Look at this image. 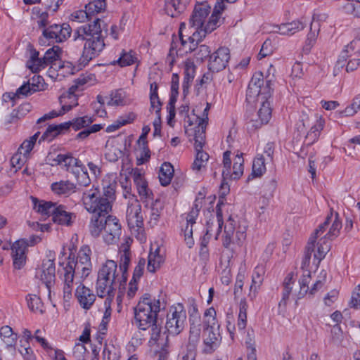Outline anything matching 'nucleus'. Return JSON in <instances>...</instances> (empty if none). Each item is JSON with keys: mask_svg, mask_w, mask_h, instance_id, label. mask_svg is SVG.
<instances>
[{"mask_svg": "<svg viewBox=\"0 0 360 360\" xmlns=\"http://www.w3.org/2000/svg\"><path fill=\"white\" fill-rule=\"evenodd\" d=\"M164 262L165 258L160 254V248H157L154 252H150L148 257V271L151 273L155 272Z\"/></svg>", "mask_w": 360, "mask_h": 360, "instance_id": "obj_37", "label": "nucleus"}, {"mask_svg": "<svg viewBox=\"0 0 360 360\" xmlns=\"http://www.w3.org/2000/svg\"><path fill=\"white\" fill-rule=\"evenodd\" d=\"M91 250L88 245H84L78 252L77 261L74 259L68 261L67 265H71L72 269L80 274L82 277H87L91 271L92 264L91 262Z\"/></svg>", "mask_w": 360, "mask_h": 360, "instance_id": "obj_12", "label": "nucleus"}, {"mask_svg": "<svg viewBox=\"0 0 360 360\" xmlns=\"http://www.w3.org/2000/svg\"><path fill=\"white\" fill-rule=\"evenodd\" d=\"M27 243L23 240L15 241L11 248L13 266L15 269H22L26 263Z\"/></svg>", "mask_w": 360, "mask_h": 360, "instance_id": "obj_22", "label": "nucleus"}, {"mask_svg": "<svg viewBox=\"0 0 360 360\" xmlns=\"http://www.w3.org/2000/svg\"><path fill=\"white\" fill-rule=\"evenodd\" d=\"M85 8L92 18L94 15L105 10L106 1L105 0H93L85 6Z\"/></svg>", "mask_w": 360, "mask_h": 360, "instance_id": "obj_51", "label": "nucleus"}, {"mask_svg": "<svg viewBox=\"0 0 360 360\" xmlns=\"http://www.w3.org/2000/svg\"><path fill=\"white\" fill-rule=\"evenodd\" d=\"M311 279V272L309 271H304L302 277L299 280L300 290L299 292L297 299H300L307 294L309 290V283H310Z\"/></svg>", "mask_w": 360, "mask_h": 360, "instance_id": "obj_58", "label": "nucleus"}, {"mask_svg": "<svg viewBox=\"0 0 360 360\" xmlns=\"http://www.w3.org/2000/svg\"><path fill=\"white\" fill-rule=\"evenodd\" d=\"M0 338L7 347H11L16 342L17 334L13 332L10 326H4L0 329Z\"/></svg>", "mask_w": 360, "mask_h": 360, "instance_id": "obj_49", "label": "nucleus"}, {"mask_svg": "<svg viewBox=\"0 0 360 360\" xmlns=\"http://www.w3.org/2000/svg\"><path fill=\"white\" fill-rule=\"evenodd\" d=\"M306 24L300 20H294L290 22L283 23L278 27V32L283 35H292L295 33L302 30Z\"/></svg>", "mask_w": 360, "mask_h": 360, "instance_id": "obj_34", "label": "nucleus"}, {"mask_svg": "<svg viewBox=\"0 0 360 360\" xmlns=\"http://www.w3.org/2000/svg\"><path fill=\"white\" fill-rule=\"evenodd\" d=\"M264 84V78L262 72H256L253 75L248 87L247 94L258 96L261 92V86Z\"/></svg>", "mask_w": 360, "mask_h": 360, "instance_id": "obj_41", "label": "nucleus"}, {"mask_svg": "<svg viewBox=\"0 0 360 360\" xmlns=\"http://www.w3.org/2000/svg\"><path fill=\"white\" fill-rule=\"evenodd\" d=\"M126 217L129 228L132 233L137 235L141 240L145 239L143 232V218L141 206L136 198L128 204Z\"/></svg>", "mask_w": 360, "mask_h": 360, "instance_id": "obj_9", "label": "nucleus"}, {"mask_svg": "<svg viewBox=\"0 0 360 360\" xmlns=\"http://www.w3.org/2000/svg\"><path fill=\"white\" fill-rule=\"evenodd\" d=\"M247 309L248 304L245 301L241 300L239 305V314L238 318L237 327L239 330H243L247 323Z\"/></svg>", "mask_w": 360, "mask_h": 360, "instance_id": "obj_57", "label": "nucleus"}, {"mask_svg": "<svg viewBox=\"0 0 360 360\" xmlns=\"http://www.w3.org/2000/svg\"><path fill=\"white\" fill-rule=\"evenodd\" d=\"M204 201V197L197 198L194 201L191 211L186 217V224L183 229V231L184 240L189 248H191L194 244L193 238V226L195 224L196 219L198 217L200 210L202 207Z\"/></svg>", "mask_w": 360, "mask_h": 360, "instance_id": "obj_11", "label": "nucleus"}, {"mask_svg": "<svg viewBox=\"0 0 360 360\" xmlns=\"http://www.w3.org/2000/svg\"><path fill=\"white\" fill-rule=\"evenodd\" d=\"M194 136L195 149L196 151L195 158L192 165V169L194 171L199 172L202 167H205L209 159V155L202 150V148L205 143V137H202L200 141L198 136Z\"/></svg>", "mask_w": 360, "mask_h": 360, "instance_id": "obj_20", "label": "nucleus"}, {"mask_svg": "<svg viewBox=\"0 0 360 360\" xmlns=\"http://www.w3.org/2000/svg\"><path fill=\"white\" fill-rule=\"evenodd\" d=\"M265 274V268L263 265H257L254 270L252 276V284L250 285V294H253V297H255L257 290L263 281V276Z\"/></svg>", "mask_w": 360, "mask_h": 360, "instance_id": "obj_36", "label": "nucleus"}, {"mask_svg": "<svg viewBox=\"0 0 360 360\" xmlns=\"http://www.w3.org/2000/svg\"><path fill=\"white\" fill-rule=\"evenodd\" d=\"M158 86L156 82H152L150 85V111H161L162 103L158 94Z\"/></svg>", "mask_w": 360, "mask_h": 360, "instance_id": "obj_47", "label": "nucleus"}, {"mask_svg": "<svg viewBox=\"0 0 360 360\" xmlns=\"http://www.w3.org/2000/svg\"><path fill=\"white\" fill-rule=\"evenodd\" d=\"M174 170L171 163L165 162L162 165L159 172L161 185L166 186L170 184L174 176Z\"/></svg>", "mask_w": 360, "mask_h": 360, "instance_id": "obj_42", "label": "nucleus"}, {"mask_svg": "<svg viewBox=\"0 0 360 360\" xmlns=\"http://www.w3.org/2000/svg\"><path fill=\"white\" fill-rule=\"evenodd\" d=\"M136 117V115L131 112L129 114H127L124 116L120 117L117 120H115L112 124L108 125L106 127V131L107 132H113L118 129H120L121 127L129 124L134 120Z\"/></svg>", "mask_w": 360, "mask_h": 360, "instance_id": "obj_52", "label": "nucleus"}, {"mask_svg": "<svg viewBox=\"0 0 360 360\" xmlns=\"http://www.w3.org/2000/svg\"><path fill=\"white\" fill-rule=\"evenodd\" d=\"M71 27L68 24H53L44 29L43 36L53 42H63L70 37Z\"/></svg>", "mask_w": 360, "mask_h": 360, "instance_id": "obj_14", "label": "nucleus"}, {"mask_svg": "<svg viewBox=\"0 0 360 360\" xmlns=\"http://www.w3.org/2000/svg\"><path fill=\"white\" fill-rule=\"evenodd\" d=\"M75 297L80 307L86 310L91 308L96 299V296L93 290L82 283H80L76 288Z\"/></svg>", "mask_w": 360, "mask_h": 360, "instance_id": "obj_18", "label": "nucleus"}, {"mask_svg": "<svg viewBox=\"0 0 360 360\" xmlns=\"http://www.w3.org/2000/svg\"><path fill=\"white\" fill-rule=\"evenodd\" d=\"M89 231L93 237L97 238L101 235L104 243L112 245L120 240L122 226L116 217L108 214L99 219H90Z\"/></svg>", "mask_w": 360, "mask_h": 360, "instance_id": "obj_5", "label": "nucleus"}, {"mask_svg": "<svg viewBox=\"0 0 360 360\" xmlns=\"http://www.w3.org/2000/svg\"><path fill=\"white\" fill-rule=\"evenodd\" d=\"M94 122V118L89 116H83L72 120V127L75 130H79L90 125Z\"/></svg>", "mask_w": 360, "mask_h": 360, "instance_id": "obj_63", "label": "nucleus"}, {"mask_svg": "<svg viewBox=\"0 0 360 360\" xmlns=\"http://www.w3.org/2000/svg\"><path fill=\"white\" fill-rule=\"evenodd\" d=\"M202 337V351L206 354H210L215 351L221 342L219 330H204Z\"/></svg>", "mask_w": 360, "mask_h": 360, "instance_id": "obj_19", "label": "nucleus"}, {"mask_svg": "<svg viewBox=\"0 0 360 360\" xmlns=\"http://www.w3.org/2000/svg\"><path fill=\"white\" fill-rule=\"evenodd\" d=\"M258 119H252L249 124L252 129H258L263 124H267L271 117V108L269 101H264L262 103L260 108L257 112Z\"/></svg>", "mask_w": 360, "mask_h": 360, "instance_id": "obj_23", "label": "nucleus"}, {"mask_svg": "<svg viewBox=\"0 0 360 360\" xmlns=\"http://www.w3.org/2000/svg\"><path fill=\"white\" fill-rule=\"evenodd\" d=\"M230 59V51L226 47H220L210 56L208 67L212 72H219L226 67Z\"/></svg>", "mask_w": 360, "mask_h": 360, "instance_id": "obj_16", "label": "nucleus"}, {"mask_svg": "<svg viewBox=\"0 0 360 360\" xmlns=\"http://www.w3.org/2000/svg\"><path fill=\"white\" fill-rule=\"evenodd\" d=\"M183 27H185L184 23H182L179 28V37L181 45L186 53H191L195 51L197 46L202 41L203 38L194 31L191 36L188 37L187 39H184L182 34Z\"/></svg>", "mask_w": 360, "mask_h": 360, "instance_id": "obj_28", "label": "nucleus"}, {"mask_svg": "<svg viewBox=\"0 0 360 360\" xmlns=\"http://www.w3.org/2000/svg\"><path fill=\"white\" fill-rule=\"evenodd\" d=\"M73 174L80 186L87 187L91 184V179L87 169L83 164L82 167L78 169V172H75Z\"/></svg>", "mask_w": 360, "mask_h": 360, "instance_id": "obj_59", "label": "nucleus"}, {"mask_svg": "<svg viewBox=\"0 0 360 360\" xmlns=\"http://www.w3.org/2000/svg\"><path fill=\"white\" fill-rule=\"evenodd\" d=\"M360 110V94H357L352 99L350 105L347 106L343 110L339 111L340 117L353 116Z\"/></svg>", "mask_w": 360, "mask_h": 360, "instance_id": "obj_50", "label": "nucleus"}, {"mask_svg": "<svg viewBox=\"0 0 360 360\" xmlns=\"http://www.w3.org/2000/svg\"><path fill=\"white\" fill-rule=\"evenodd\" d=\"M81 200L84 209L92 214L90 219H99L108 215L112 210L110 200L102 196L99 189L94 186L84 189Z\"/></svg>", "mask_w": 360, "mask_h": 360, "instance_id": "obj_6", "label": "nucleus"}, {"mask_svg": "<svg viewBox=\"0 0 360 360\" xmlns=\"http://www.w3.org/2000/svg\"><path fill=\"white\" fill-rule=\"evenodd\" d=\"M129 103L130 99L127 96L126 92L122 89H118L112 92L107 104L111 106H123Z\"/></svg>", "mask_w": 360, "mask_h": 360, "instance_id": "obj_40", "label": "nucleus"}, {"mask_svg": "<svg viewBox=\"0 0 360 360\" xmlns=\"http://www.w3.org/2000/svg\"><path fill=\"white\" fill-rule=\"evenodd\" d=\"M36 276L40 278L49 290L56 278V268L53 259H44L41 268L37 270Z\"/></svg>", "mask_w": 360, "mask_h": 360, "instance_id": "obj_17", "label": "nucleus"}, {"mask_svg": "<svg viewBox=\"0 0 360 360\" xmlns=\"http://www.w3.org/2000/svg\"><path fill=\"white\" fill-rule=\"evenodd\" d=\"M301 122L303 128L311 126L310 130L306 135V139L309 141V144L313 143L318 139L320 132L323 130L325 120L317 115L309 117L308 115L303 113L301 117Z\"/></svg>", "mask_w": 360, "mask_h": 360, "instance_id": "obj_13", "label": "nucleus"}, {"mask_svg": "<svg viewBox=\"0 0 360 360\" xmlns=\"http://www.w3.org/2000/svg\"><path fill=\"white\" fill-rule=\"evenodd\" d=\"M53 220L60 225L70 226L75 219V215L68 212L66 207L62 205H57L53 214Z\"/></svg>", "mask_w": 360, "mask_h": 360, "instance_id": "obj_27", "label": "nucleus"}, {"mask_svg": "<svg viewBox=\"0 0 360 360\" xmlns=\"http://www.w3.org/2000/svg\"><path fill=\"white\" fill-rule=\"evenodd\" d=\"M204 330H219V325L216 319V311L211 307L204 314Z\"/></svg>", "mask_w": 360, "mask_h": 360, "instance_id": "obj_45", "label": "nucleus"}, {"mask_svg": "<svg viewBox=\"0 0 360 360\" xmlns=\"http://www.w3.org/2000/svg\"><path fill=\"white\" fill-rule=\"evenodd\" d=\"M210 13L211 6L207 1L197 2L189 19L190 26L198 30Z\"/></svg>", "mask_w": 360, "mask_h": 360, "instance_id": "obj_15", "label": "nucleus"}, {"mask_svg": "<svg viewBox=\"0 0 360 360\" xmlns=\"http://www.w3.org/2000/svg\"><path fill=\"white\" fill-rule=\"evenodd\" d=\"M51 188L56 195H69L75 192L76 186L70 181H60L53 183Z\"/></svg>", "mask_w": 360, "mask_h": 360, "instance_id": "obj_33", "label": "nucleus"}, {"mask_svg": "<svg viewBox=\"0 0 360 360\" xmlns=\"http://www.w3.org/2000/svg\"><path fill=\"white\" fill-rule=\"evenodd\" d=\"M224 9V4L222 1H217L212 12L209 15L208 18H206L205 22H203V25L200 26L195 32L205 39L207 34L212 32L223 24L224 18L222 17V13Z\"/></svg>", "mask_w": 360, "mask_h": 360, "instance_id": "obj_10", "label": "nucleus"}, {"mask_svg": "<svg viewBox=\"0 0 360 360\" xmlns=\"http://www.w3.org/2000/svg\"><path fill=\"white\" fill-rule=\"evenodd\" d=\"M195 67L192 63H188L185 65L184 79L183 82V91L186 94L189 87V83L192 82L195 77Z\"/></svg>", "mask_w": 360, "mask_h": 360, "instance_id": "obj_56", "label": "nucleus"}, {"mask_svg": "<svg viewBox=\"0 0 360 360\" xmlns=\"http://www.w3.org/2000/svg\"><path fill=\"white\" fill-rule=\"evenodd\" d=\"M136 60L135 53L131 51L128 52L123 51L120 58L117 59V63L121 67L128 66L134 64ZM115 62H114V64Z\"/></svg>", "mask_w": 360, "mask_h": 360, "instance_id": "obj_61", "label": "nucleus"}, {"mask_svg": "<svg viewBox=\"0 0 360 360\" xmlns=\"http://www.w3.org/2000/svg\"><path fill=\"white\" fill-rule=\"evenodd\" d=\"M72 121L66 122L64 123H61L60 124H53L48 127L46 131L41 136L43 140L49 139L51 140L55 136H56L58 134L62 132L64 130L68 129L70 127H72Z\"/></svg>", "mask_w": 360, "mask_h": 360, "instance_id": "obj_38", "label": "nucleus"}, {"mask_svg": "<svg viewBox=\"0 0 360 360\" xmlns=\"http://www.w3.org/2000/svg\"><path fill=\"white\" fill-rule=\"evenodd\" d=\"M59 73L58 75H63L64 77L74 75L79 70V68L74 65L69 61H60L57 65L56 69Z\"/></svg>", "mask_w": 360, "mask_h": 360, "instance_id": "obj_55", "label": "nucleus"}, {"mask_svg": "<svg viewBox=\"0 0 360 360\" xmlns=\"http://www.w3.org/2000/svg\"><path fill=\"white\" fill-rule=\"evenodd\" d=\"M27 305L30 309L37 314H43L44 312V304L39 298L36 295H29L27 297Z\"/></svg>", "mask_w": 360, "mask_h": 360, "instance_id": "obj_53", "label": "nucleus"}, {"mask_svg": "<svg viewBox=\"0 0 360 360\" xmlns=\"http://www.w3.org/2000/svg\"><path fill=\"white\" fill-rule=\"evenodd\" d=\"M293 274L289 273L284 279L283 283V296L281 300L279 302V307H281L282 305L285 307L286 305L287 301L289 299L295 282V279L293 278Z\"/></svg>", "mask_w": 360, "mask_h": 360, "instance_id": "obj_46", "label": "nucleus"}, {"mask_svg": "<svg viewBox=\"0 0 360 360\" xmlns=\"http://www.w3.org/2000/svg\"><path fill=\"white\" fill-rule=\"evenodd\" d=\"M243 158L241 154H237L233 167H231V175L224 176V179H238L243 174Z\"/></svg>", "mask_w": 360, "mask_h": 360, "instance_id": "obj_44", "label": "nucleus"}, {"mask_svg": "<svg viewBox=\"0 0 360 360\" xmlns=\"http://www.w3.org/2000/svg\"><path fill=\"white\" fill-rule=\"evenodd\" d=\"M134 182L136 186L139 195L141 198H152L153 193L148 187V182L145 179L143 174L139 169L133 170L132 173Z\"/></svg>", "mask_w": 360, "mask_h": 360, "instance_id": "obj_24", "label": "nucleus"}, {"mask_svg": "<svg viewBox=\"0 0 360 360\" xmlns=\"http://www.w3.org/2000/svg\"><path fill=\"white\" fill-rule=\"evenodd\" d=\"M34 209L44 217H49L53 214L57 203L50 201L39 200L32 197Z\"/></svg>", "mask_w": 360, "mask_h": 360, "instance_id": "obj_32", "label": "nucleus"}, {"mask_svg": "<svg viewBox=\"0 0 360 360\" xmlns=\"http://www.w3.org/2000/svg\"><path fill=\"white\" fill-rule=\"evenodd\" d=\"M318 16L314 15L312 22L310 25V30L307 34L306 40L305 47L307 49H311V48L315 44L317 37L320 31V22L319 20L316 19Z\"/></svg>", "mask_w": 360, "mask_h": 360, "instance_id": "obj_35", "label": "nucleus"}, {"mask_svg": "<svg viewBox=\"0 0 360 360\" xmlns=\"http://www.w3.org/2000/svg\"><path fill=\"white\" fill-rule=\"evenodd\" d=\"M76 91L77 86H72L67 92L60 96L59 101L61 105L62 112L65 113L78 105L77 96L75 94Z\"/></svg>", "mask_w": 360, "mask_h": 360, "instance_id": "obj_26", "label": "nucleus"}, {"mask_svg": "<svg viewBox=\"0 0 360 360\" xmlns=\"http://www.w3.org/2000/svg\"><path fill=\"white\" fill-rule=\"evenodd\" d=\"M60 48L57 46L49 49L43 56V59L46 62V66L51 65V68L57 69V65L59 61Z\"/></svg>", "mask_w": 360, "mask_h": 360, "instance_id": "obj_43", "label": "nucleus"}, {"mask_svg": "<svg viewBox=\"0 0 360 360\" xmlns=\"http://www.w3.org/2000/svg\"><path fill=\"white\" fill-rule=\"evenodd\" d=\"M127 281H122L121 274L118 271L117 264L113 260H107L100 267L96 283V289L99 297L108 295L105 304L112 301L117 283L124 285Z\"/></svg>", "mask_w": 360, "mask_h": 360, "instance_id": "obj_3", "label": "nucleus"}, {"mask_svg": "<svg viewBox=\"0 0 360 360\" xmlns=\"http://www.w3.org/2000/svg\"><path fill=\"white\" fill-rule=\"evenodd\" d=\"M186 312L183 304L178 303L170 307L167 315L165 328L172 335L179 334L184 328Z\"/></svg>", "mask_w": 360, "mask_h": 360, "instance_id": "obj_8", "label": "nucleus"}, {"mask_svg": "<svg viewBox=\"0 0 360 360\" xmlns=\"http://www.w3.org/2000/svg\"><path fill=\"white\" fill-rule=\"evenodd\" d=\"M77 273L71 265H67L63 268L61 277L63 281V297L65 301H69L72 296L74 288V276Z\"/></svg>", "mask_w": 360, "mask_h": 360, "instance_id": "obj_21", "label": "nucleus"}, {"mask_svg": "<svg viewBox=\"0 0 360 360\" xmlns=\"http://www.w3.org/2000/svg\"><path fill=\"white\" fill-rule=\"evenodd\" d=\"M266 161L264 155H257L252 163V175L259 177L266 172Z\"/></svg>", "mask_w": 360, "mask_h": 360, "instance_id": "obj_48", "label": "nucleus"}, {"mask_svg": "<svg viewBox=\"0 0 360 360\" xmlns=\"http://www.w3.org/2000/svg\"><path fill=\"white\" fill-rule=\"evenodd\" d=\"M165 304L160 298L148 293L144 294L134 308L136 324L140 330H146L157 322L158 314Z\"/></svg>", "mask_w": 360, "mask_h": 360, "instance_id": "obj_4", "label": "nucleus"}, {"mask_svg": "<svg viewBox=\"0 0 360 360\" xmlns=\"http://www.w3.org/2000/svg\"><path fill=\"white\" fill-rule=\"evenodd\" d=\"M353 43H354V41H352L350 42V44L345 46V47L342 50V55L340 56V58L338 59V60L337 61V63L335 65L334 75H336L337 72L342 70L343 68V67L345 66V63L347 58V53L349 52V49H350V50L354 49Z\"/></svg>", "mask_w": 360, "mask_h": 360, "instance_id": "obj_62", "label": "nucleus"}, {"mask_svg": "<svg viewBox=\"0 0 360 360\" xmlns=\"http://www.w3.org/2000/svg\"><path fill=\"white\" fill-rule=\"evenodd\" d=\"M57 164L66 171L74 174L82 167L81 161L69 154H59L56 158Z\"/></svg>", "mask_w": 360, "mask_h": 360, "instance_id": "obj_25", "label": "nucleus"}, {"mask_svg": "<svg viewBox=\"0 0 360 360\" xmlns=\"http://www.w3.org/2000/svg\"><path fill=\"white\" fill-rule=\"evenodd\" d=\"M200 324L191 323L190 327V336H189V345L188 347H193L195 349V345L200 339Z\"/></svg>", "mask_w": 360, "mask_h": 360, "instance_id": "obj_60", "label": "nucleus"}, {"mask_svg": "<svg viewBox=\"0 0 360 360\" xmlns=\"http://www.w3.org/2000/svg\"><path fill=\"white\" fill-rule=\"evenodd\" d=\"M247 224L245 221H236L231 217L224 225L222 236L223 246L229 248L231 243L240 245L246 238Z\"/></svg>", "mask_w": 360, "mask_h": 360, "instance_id": "obj_7", "label": "nucleus"}, {"mask_svg": "<svg viewBox=\"0 0 360 360\" xmlns=\"http://www.w3.org/2000/svg\"><path fill=\"white\" fill-rule=\"evenodd\" d=\"M102 32L99 18L95 19L92 24L80 26L74 31V40L84 41L82 54L83 62H89L104 49L105 44Z\"/></svg>", "mask_w": 360, "mask_h": 360, "instance_id": "obj_2", "label": "nucleus"}, {"mask_svg": "<svg viewBox=\"0 0 360 360\" xmlns=\"http://www.w3.org/2000/svg\"><path fill=\"white\" fill-rule=\"evenodd\" d=\"M130 257H131V253H130L129 248L126 246L124 248V249L122 250V251L121 252L120 261V268L118 269V271L121 274L122 281H127V277H128L127 270H128V266H129V264L130 262Z\"/></svg>", "mask_w": 360, "mask_h": 360, "instance_id": "obj_39", "label": "nucleus"}, {"mask_svg": "<svg viewBox=\"0 0 360 360\" xmlns=\"http://www.w3.org/2000/svg\"><path fill=\"white\" fill-rule=\"evenodd\" d=\"M39 132H37L33 136L30 137L29 139L25 140L19 147L18 151L22 154V156L27 157L30 151L32 150L39 137Z\"/></svg>", "mask_w": 360, "mask_h": 360, "instance_id": "obj_54", "label": "nucleus"}, {"mask_svg": "<svg viewBox=\"0 0 360 360\" xmlns=\"http://www.w3.org/2000/svg\"><path fill=\"white\" fill-rule=\"evenodd\" d=\"M190 0H165V11L167 15L176 17L186 8Z\"/></svg>", "mask_w": 360, "mask_h": 360, "instance_id": "obj_29", "label": "nucleus"}, {"mask_svg": "<svg viewBox=\"0 0 360 360\" xmlns=\"http://www.w3.org/2000/svg\"><path fill=\"white\" fill-rule=\"evenodd\" d=\"M29 59L26 62V67L33 73H37L44 69L46 66L43 57H39V51L34 49L30 50Z\"/></svg>", "mask_w": 360, "mask_h": 360, "instance_id": "obj_31", "label": "nucleus"}, {"mask_svg": "<svg viewBox=\"0 0 360 360\" xmlns=\"http://www.w3.org/2000/svg\"><path fill=\"white\" fill-rule=\"evenodd\" d=\"M30 86L34 92L44 91L48 88V84L44 82V78L39 75H34L31 79Z\"/></svg>", "mask_w": 360, "mask_h": 360, "instance_id": "obj_64", "label": "nucleus"}, {"mask_svg": "<svg viewBox=\"0 0 360 360\" xmlns=\"http://www.w3.org/2000/svg\"><path fill=\"white\" fill-rule=\"evenodd\" d=\"M342 228V221L335 213L333 219V212L328 214L325 221L320 224L310 236L302 262V268L309 264L311 254L314 252V262L319 264L330 250V240L336 238Z\"/></svg>", "mask_w": 360, "mask_h": 360, "instance_id": "obj_1", "label": "nucleus"}, {"mask_svg": "<svg viewBox=\"0 0 360 360\" xmlns=\"http://www.w3.org/2000/svg\"><path fill=\"white\" fill-rule=\"evenodd\" d=\"M210 107V103H206V106L203 109L201 115H196V122H198V125L194 129V135L198 136L200 141L202 140V137H205V129L208 122V113Z\"/></svg>", "mask_w": 360, "mask_h": 360, "instance_id": "obj_30", "label": "nucleus"}]
</instances>
